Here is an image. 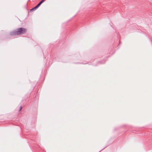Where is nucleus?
<instances>
[{"mask_svg":"<svg viewBox=\"0 0 152 152\" xmlns=\"http://www.w3.org/2000/svg\"><path fill=\"white\" fill-rule=\"evenodd\" d=\"M17 31H12L10 32L9 35L10 36H16L24 33L26 31L27 29H18Z\"/></svg>","mask_w":152,"mask_h":152,"instance_id":"obj_1","label":"nucleus"},{"mask_svg":"<svg viewBox=\"0 0 152 152\" xmlns=\"http://www.w3.org/2000/svg\"><path fill=\"white\" fill-rule=\"evenodd\" d=\"M45 0H42L35 7L31 9L30 10V12H32L34 10H36Z\"/></svg>","mask_w":152,"mask_h":152,"instance_id":"obj_2","label":"nucleus"},{"mask_svg":"<svg viewBox=\"0 0 152 152\" xmlns=\"http://www.w3.org/2000/svg\"><path fill=\"white\" fill-rule=\"evenodd\" d=\"M108 58V57H106V59H107ZM107 60V59H104V60H102L100 61H98V63H100V64H104L105 62H106V61Z\"/></svg>","mask_w":152,"mask_h":152,"instance_id":"obj_3","label":"nucleus"},{"mask_svg":"<svg viewBox=\"0 0 152 152\" xmlns=\"http://www.w3.org/2000/svg\"><path fill=\"white\" fill-rule=\"evenodd\" d=\"M22 108H23L22 106H20V109L19 110V111H21V110H22Z\"/></svg>","mask_w":152,"mask_h":152,"instance_id":"obj_4","label":"nucleus"},{"mask_svg":"<svg viewBox=\"0 0 152 152\" xmlns=\"http://www.w3.org/2000/svg\"><path fill=\"white\" fill-rule=\"evenodd\" d=\"M106 147H104V148H103L102 149V150H101L99 152H100L102 150H103V149H104Z\"/></svg>","mask_w":152,"mask_h":152,"instance_id":"obj_5","label":"nucleus"},{"mask_svg":"<svg viewBox=\"0 0 152 152\" xmlns=\"http://www.w3.org/2000/svg\"><path fill=\"white\" fill-rule=\"evenodd\" d=\"M20 28L21 29V28Z\"/></svg>","mask_w":152,"mask_h":152,"instance_id":"obj_6","label":"nucleus"},{"mask_svg":"<svg viewBox=\"0 0 152 152\" xmlns=\"http://www.w3.org/2000/svg\"><path fill=\"white\" fill-rule=\"evenodd\" d=\"M120 43H121V42H119V44H120Z\"/></svg>","mask_w":152,"mask_h":152,"instance_id":"obj_7","label":"nucleus"}]
</instances>
